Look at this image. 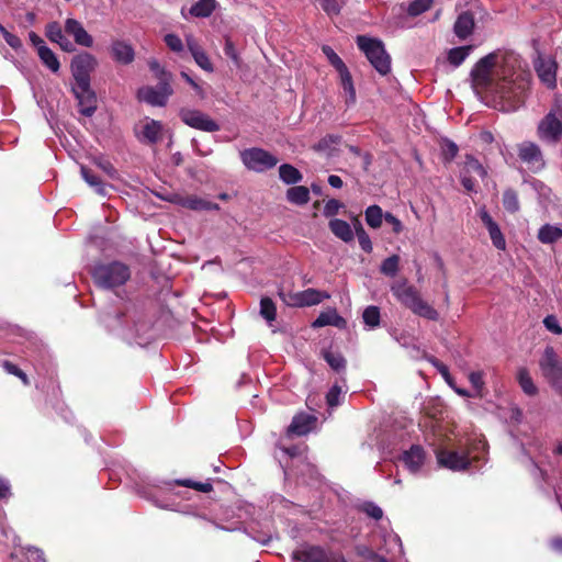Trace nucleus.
Here are the masks:
<instances>
[{
	"label": "nucleus",
	"instance_id": "nucleus-7",
	"mask_svg": "<svg viewBox=\"0 0 562 562\" xmlns=\"http://www.w3.org/2000/svg\"><path fill=\"white\" fill-rule=\"evenodd\" d=\"M239 156L244 166L255 172H265L276 167L279 162L276 156L259 147L244 149Z\"/></svg>",
	"mask_w": 562,
	"mask_h": 562
},
{
	"label": "nucleus",
	"instance_id": "nucleus-47",
	"mask_svg": "<svg viewBox=\"0 0 562 562\" xmlns=\"http://www.w3.org/2000/svg\"><path fill=\"white\" fill-rule=\"evenodd\" d=\"M400 257L393 255L383 260L381 265V272L385 276L394 277L398 271Z\"/></svg>",
	"mask_w": 562,
	"mask_h": 562
},
{
	"label": "nucleus",
	"instance_id": "nucleus-21",
	"mask_svg": "<svg viewBox=\"0 0 562 562\" xmlns=\"http://www.w3.org/2000/svg\"><path fill=\"white\" fill-rule=\"evenodd\" d=\"M317 418L308 414H297L288 427V435L304 436L315 426Z\"/></svg>",
	"mask_w": 562,
	"mask_h": 562
},
{
	"label": "nucleus",
	"instance_id": "nucleus-16",
	"mask_svg": "<svg viewBox=\"0 0 562 562\" xmlns=\"http://www.w3.org/2000/svg\"><path fill=\"white\" fill-rule=\"evenodd\" d=\"M137 135L140 142L154 145L162 137V124L159 121L146 117L139 123Z\"/></svg>",
	"mask_w": 562,
	"mask_h": 562
},
{
	"label": "nucleus",
	"instance_id": "nucleus-35",
	"mask_svg": "<svg viewBox=\"0 0 562 562\" xmlns=\"http://www.w3.org/2000/svg\"><path fill=\"white\" fill-rule=\"evenodd\" d=\"M41 61L53 72H57L60 68L59 60L55 53L48 46H42V49L37 53Z\"/></svg>",
	"mask_w": 562,
	"mask_h": 562
},
{
	"label": "nucleus",
	"instance_id": "nucleus-18",
	"mask_svg": "<svg viewBox=\"0 0 562 562\" xmlns=\"http://www.w3.org/2000/svg\"><path fill=\"white\" fill-rule=\"evenodd\" d=\"M535 69L542 83L549 89L557 87V63L550 58H539L535 64Z\"/></svg>",
	"mask_w": 562,
	"mask_h": 562
},
{
	"label": "nucleus",
	"instance_id": "nucleus-56",
	"mask_svg": "<svg viewBox=\"0 0 562 562\" xmlns=\"http://www.w3.org/2000/svg\"><path fill=\"white\" fill-rule=\"evenodd\" d=\"M0 31H1L2 35H3L4 41L7 42V44H8L10 47H12L13 49H19V48H21V47H22V42H21V40H20L16 35H14V34H12V33L8 32V31H7L3 26H1V25H0Z\"/></svg>",
	"mask_w": 562,
	"mask_h": 562
},
{
	"label": "nucleus",
	"instance_id": "nucleus-8",
	"mask_svg": "<svg viewBox=\"0 0 562 562\" xmlns=\"http://www.w3.org/2000/svg\"><path fill=\"white\" fill-rule=\"evenodd\" d=\"M98 66L97 58L89 53H81L76 55L70 64L71 75L76 81V85L91 83V72L95 70Z\"/></svg>",
	"mask_w": 562,
	"mask_h": 562
},
{
	"label": "nucleus",
	"instance_id": "nucleus-12",
	"mask_svg": "<svg viewBox=\"0 0 562 562\" xmlns=\"http://www.w3.org/2000/svg\"><path fill=\"white\" fill-rule=\"evenodd\" d=\"M340 551H327L325 548L315 544H306L292 552L291 558L295 562H334Z\"/></svg>",
	"mask_w": 562,
	"mask_h": 562
},
{
	"label": "nucleus",
	"instance_id": "nucleus-32",
	"mask_svg": "<svg viewBox=\"0 0 562 562\" xmlns=\"http://www.w3.org/2000/svg\"><path fill=\"white\" fill-rule=\"evenodd\" d=\"M289 202L296 205H304L310 201V190L304 186H295L286 191Z\"/></svg>",
	"mask_w": 562,
	"mask_h": 562
},
{
	"label": "nucleus",
	"instance_id": "nucleus-28",
	"mask_svg": "<svg viewBox=\"0 0 562 562\" xmlns=\"http://www.w3.org/2000/svg\"><path fill=\"white\" fill-rule=\"evenodd\" d=\"M329 228L336 237L344 240L345 243L353 240V232L346 221L339 218L331 220L329 222Z\"/></svg>",
	"mask_w": 562,
	"mask_h": 562
},
{
	"label": "nucleus",
	"instance_id": "nucleus-27",
	"mask_svg": "<svg viewBox=\"0 0 562 562\" xmlns=\"http://www.w3.org/2000/svg\"><path fill=\"white\" fill-rule=\"evenodd\" d=\"M473 29L474 18L470 12H462L453 26L456 35L461 40L467 38L472 33Z\"/></svg>",
	"mask_w": 562,
	"mask_h": 562
},
{
	"label": "nucleus",
	"instance_id": "nucleus-23",
	"mask_svg": "<svg viewBox=\"0 0 562 562\" xmlns=\"http://www.w3.org/2000/svg\"><path fill=\"white\" fill-rule=\"evenodd\" d=\"M187 46L190 50L194 61L205 71L212 72L214 70L213 65L206 55V53L202 49V47L198 44L193 36L187 37Z\"/></svg>",
	"mask_w": 562,
	"mask_h": 562
},
{
	"label": "nucleus",
	"instance_id": "nucleus-24",
	"mask_svg": "<svg viewBox=\"0 0 562 562\" xmlns=\"http://www.w3.org/2000/svg\"><path fill=\"white\" fill-rule=\"evenodd\" d=\"M177 203L182 207L193 211H213L220 209L218 204L206 201L196 195L179 196L177 199Z\"/></svg>",
	"mask_w": 562,
	"mask_h": 562
},
{
	"label": "nucleus",
	"instance_id": "nucleus-22",
	"mask_svg": "<svg viewBox=\"0 0 562 562\" xmlns=\"http://www.w3.org/2000/svg\"><path fill=\"white\" fill-rule=\"evenodd\" d=\"M328 325L342 329L346 327L347 322L337 313L335 308H330L325 312H322L318 315V317L312 323L313 328H321Z\"/></svg>",
	"mask_w": 562,
	"mask_h": 562
},
{
	"label": "nucleus",
	"instance_id": "nucleus-26",
	"mask_svg": "<svg viewBox=\"0 0 562 562\" xmlns=\"http://www.w3.org/2000/svg\"><path fill=\"white\" fill-rule=\"evenodd\" d=\"M339 75L340 86L346 93V104L351 105L356 102V89L353 86L352 77L347 66L336 70Z\"/></svg>",
	"mask_w": 562,
	"mask_h": 562
},
{
	"label": "nucleus",
	"instance_id": "nucleus-53",
	"mask_svg": "<svg viewBox=\"0 0 562 562\" xmlns=\"http://www.w3.org/2000/svg\"><path fill=\"white\" fill-rule=\"evenodd\" d=\"M543 325L549 331L555 335L562 334V327L560 326V323L557 316L554 315H548L547 317H544Z\"/></svg>",
	"mask_w": 562,
	"mask_h": 562
},
{
	"label": "nucleus",
	"instance_id": "nucleus-41",
	"mask_svg": "<svg viewBox=\"0 0 562 562\" xmlns=\"http://www.w3.org/2000/svg\"><path fill=\"white\" fill-rule=\"evenodd\" d=\"M260 315L268 322L271 323L276 319L277 308L273 301L270 297H262L260 301Z\"/></svg>",
	"mask_w": 562,
	"mask_h": 562
},
{
	"label": "nucleus",
	"instance_id": "nucleus-61",
	"mask_svg": "<svg viewBox=\"0 0 562 562\" xmlns=\"http://www.w3.org/2000/svg\"><path fill=\"white\" fill-rule=\"evenodd\" d=\"M384 220L386 223L392 225L394 233L400 234L402 232V229H403L402 222L396 216H394L392 213H385Z\"/></svg>",
	"mask_w": 562,
	"mask_h": 562
},
{
	"label": "nucleus",
	"instance_id": "nucleus-38",
	"mask_svg": "<svg viewBox=\"0 0 562 562\" xmlns=\"http://www.w3.org/2000/svg\"><path fill=\"white\" fill-rule=\"evenodd\" d=\"M341 142V136L335 134H328L324 136L313 148L316 151L330 153Z\"/></svg>",
	"mask_w": 562,
	"mask_h": 562
},
{
	"label": "nucleus",
	"instance_id": "nucleus-48",
	"mask_svg": "<svg viewBox=\"0 0 562 562\" xmlns=\"http://www.w3.org/2000/svg\"><path fill=\"white\" fill-rule=\"evenodd\" d=\"M355 227H356V234H357L358 241H359L361 249L366 252H371L372 251V243H371L369 235L363 229L361 223L357 222Z\"/></svg>",
	"mask_w": 562,
	"mask_h": 562
},
{
	"label": "nucleus",
	"instance_id": "nucleus-49",
	"mask_svg": "<svg viewBox=\"0 0 562 562\" xmlns=\"http://www.w3.org/2000/svg\"><path fill=\"white\" fill-rule=\"evenodd\" d=\"M432 2L434 0H414L409 4L407 12L412 16L419 15L427 11L431 7Z\"/></svg>",
	"mask_w": 562,
	"mask_h": 562
},
{
	"label": "nucleus",
	"instance_id": "nucleus-9",
	"mask_svg": "<svg viewBox=\"0 0 562 562\" xmlns=\"http://www.w3.org/2000/svg\"><path fill=\"white\" fill-rule=\"evenodd\" d=\"M438 464L451 471L472 469L476 458H470L465 451L441 449L437 452Z\"/></svg>",
	"mask_w": 562,
	"mask_h": 562
},
{
	"label": "nucleus",
	"instance_id": "nucleus-51",
	"mask_svg": "<svg viewBox=\"0 0 562 562\" xmlns=\"http://www.w3.org/2000/svg\"><path fill=\"white\" fill-rule=\"evenodd\" d=\"M323 53L327 57L330 65L336 69H340L346 66V64L342 61V59L334 52V49L330 46H323L322 48Z\"/></svg>",
	"mask_w": 562,
	"mask_h": 562
},
{
	"label": "nucleus",
	"instance_id": "nucleus-37",
	"mask_svg": "<svg viewBox=\"0 0 562 562\" xmlns=\"http://www.w3.org/2000/svg\"><path fill=\"white\" fill-rule=\"evenodd\" d=\"M175 485L179 487L192 488L196 492H212L214 490V485L210 481L201 483L191 479L176 480Z\"/></svg>",
	"mask_w": 562,
	"mask_h": 562
},
{
	"label": "nucleus",
	"instance_id": "nucleus-44",
	"mask_svg": "<svg viewBox=\"0 0 562 562\" xmlns=\"http://www.w3.org/2000/svg\"><path fill=\"white\" fill-rule=\"evenodd\" d=\"M503 205L506 211L516 213L519 210V201L516 191L507 189L503 194Z\"/></svg>",
	"mask_w": 562,
	"mask_h": 562
},
{
	"label": "nucleus",
	"instance_id": "nucleus-29",
	"mask_svg": "<svg viewBox=\"0 0 562 562\" xmlns=\"http://www.w3.org/2000/svg\"><path fill=\"white\" fill-rule=\"evenodd\" d=\"M537 237L542 244H553L562 238V226L544 224L539 228Z\"/></svg>",
	"mask_w": 562,
	"mask_h": 562
},
{
	"label": "nucleus",
	"instance_id": "nucleus-3",
	"mask_svg": "<svg viewBox=\"0 0 562 562\" xmlns=\"http://www.w3.org/2000/svg\"><path fill=\"white\" fill-rule=\"evenodd\" d=\"M95 284L103 289H114L127 282L131 278L130 267L120 261L101 263L92 272Z\"/></svg>",
	"mask_w": 562,
	"mask_h": 562
},
{
	"label": "nucleus",
	"instance_id": "nucleus-40",
	"mask_svg": "<svg viewBox=\"0 0 562 562\" xmlns=\"http://www.w3.org/2000/svg\"><path fill=\"white\" fill-rule=\"evenodd\" d=\"M471 49H472V46H462V47L452 48L448 55L449 63L456 67L460 66L464 61V59L468 57Z\"/></svg>",
	"mask_w": 562,
	"mask_h": 562
},
{
	"label": "nucleus",
	"instance_id": "nucleus-54",
	"mask_svg": "<svg viewBox=\"0 0 562 562\" xmlns=\"http://www.w3.org/2000/svg\"><path fill=\"white\" fill-rule=\"evenodd\" d=\"M224 53L227 57H229L234 61V64L236 66H239V64H240L239 56L237 54L234 43L232 42V40L229 37H226V40H225Z\"/></svg>",
	"mask_w": 562,
	"mask_h": 562
},
{
	"label": "nucleus",
	"instance_id": "nucleus-1",
	"mask_svg": "<svg viewBox=\"0 0 562 562\" xmlns=\"http://www.w3.org/2000/svg\"><path fill=\"white\" fill-rule=\"evenodd\" d=\"M471 79L475 92L504 112L524 105L530 85V75L520 69L518 57L499 50L481 58L471 70Z\"/></svg>",
	"mask_w": 562,
	"mask_h": 562
},
{
	"label": "nucleus",
	"instance_id": "nucleus-63",
	"mask_svg": "<svg viewBox=\"0 0 562 562\" xmlns=\"http://www.w3.org/2000/svg\"><path fill=\"white\" fill-rule=\"evenodd\" d=\"M98 166L106 173L110 178L116 177V170L113 165L109 161H100Z\"/></svg>",
	"mask_w": 562,
	"mask_h": 562
},
{
	"label": "nucleus",
	"instance_id": "nucleus-4",
	"mask_svg": "<svg viewBox=\"0 0 562 562\" xmlns=\"http://www.w3.org/2000/svg\"><path fill=\"white\" fill-rule=\"evenodd\" d=\"M539 139L548 144H558L562 138V101L554 99L550 111L540 120L537 126Z\"/></svg>",
	"mask_w": 562,
	"mask_h": 562
},
{
	"label": "nucleus",
	"instance_id": "nucleus-45",
	"mask_svg": "<svg viewBox=\"0 0 562 562\" xmlns=\"http://www.w3.org/2000/svg\"><path fill=\"white\" fill-rule=\"evenodd\" d=\"M149 69L154 72L155 77L157 78L158 82H171L172 75L168 72L164 67L160 66L158 60L150 59L148 61Z\"/></svg>",
	"mask_w": 562,
	"mask_h": 562
},
{
	"label": "nucleus",
	"instance_id": "nucleus-57",
	"mask_svg": "<svg viewBox=\"0 0 562 562\" xmlns=\"http://www.w3.org/2000/svg\"><path fill=\"white\" fill-rule=\"evenodd\" d=\"M469 380H470L472 386L476 390L477 395L481 396V391H482L483 385H484L483 372H481V371H473V372H471L469 374Z\"/></svg>",
	"mask_w": 562,
	"mask_h": 562
},
{
	"label": "nucleus",
	"instance_id": "nucleus-5",
	"mask_svg": "<svg viewBox=\"0 0 562 562\" xmlns=\"http://www.w3.org/2000/svg\"><path fill=\"white\" fill-rule=\"evenodd\" d=\"M357 45L380 75L384 76L390 72L391 57L380 40L359 35L357 37Z\"/></svg>",
	"mask_w": 562,
	"mask_h": 562
},
{
	"label": "nucleus",
	"instance_id": "nucleus-36",
	"mask_svg": "<svg viewBox=\"0 0 562 562\" xmlns=\"http://www.w3.org/2000/svg\"><path fill=\"white\" fill-rule=\"evenodd\" d=\"M517 379L520 387L527 395H536L538 392L537 386L535 385L532 378L529 374V371L526 368H520L518 370Z\"/></svg>",
	"mask_w": 562,
	"mask_h": 562
},
{
	"label": "nucleus",
	"instance_id": "nucleus-2",
	"mask_svg": "<svg viewBox=\"0 0 562 562\" xmlns=\"http://www.w3.org/2000/svg\"><path fill=\"white\" fill-rule=\"evenodd\" d=\"M391 291L396 300L414 314L430 321L438 319V312L425 302L422 299L419 291L415 286L408 284L406 280L394 282L391 285Z\"/></svg>",
	"mask_w": 562,
	"mask_h": 562
},
{
	"label": "nucleus",
	"instance_id": "nucleus-60",
	"mask_svg": "<svg viewBox=\"0 0 562 562\" xmlns=\"http://www.w3.org/2000/svg\"><path fill=\"white\" fill-rule=\"evenodd\" d=\"M341 393V389L338 385H334L327 393L326 400L329 406H336L339 403V395Z\"/></svg>",
	"mask_w": 562,
	"mask_h": 562
},
{
	"label": "nucleus",
	"instance_id": "nucleus-52",
	"mask_svg": "<svg viewBox=\"0 0 562 562\" xmlns=\"http://www.w3.org/2000/svg\"><path fill=\"white\" fill-rule=\"evenodd\" d=\"M360 509L375 520H379L383 517V510L374 503L366 502L360 506Z\"/></svg>",
	"mask_w": 562,
	"mask_h": 562
},
{
	"label": "nucleus",
	"instance_id": "nucleus-50",
	"mask_svg": "<svg viewBox=\"0 0 562 562\" xmlns=\"http://www.w3.org/2000/svg\"><path fill=\"white\" fill-rule=\"evenodd\" d=\"M344 0H321L322 9L328 15H337L340 13Z\"/></svg>",
	"mask_w": 562,
	"mask_h": 562
},
{
	"label": "nucleus",
	"instance_id": "nucleus-13",
	"mask_svg": "<svg viewBox=\"0 0 562 562\" xmlns=\"http://www.w3.org/2000/svg\"><path fill=\"white\" fill-rule=\"evenodd\" d=\"M173 89L171 82H158L156 87L145 86L138 89L137 98L139 101L148 103L153 106H165Z\"/></svg>",
	"mask_w": 562,
	"mask_h": 562
},
{
	"label": "nucleus",
	"instance_id": "nucleus-46",
	"mask_svg": "<svg viewBox=\"0 0 562 562\" xmlns=\"http://www.w3.org/2000/svg\"><path fill=\"white\" fill-rule=\"evenodd\" d=\"M362 318L366 325L371 328L376 327L380 324V310L376 306H368L362 314Z\"/></svg>",
	"mask_w": 562,
	"mask_h": 562
},
{
	"label": "nucleus",
	"instance_id": "nucleus-43",
	"mask_svg": "<svg viewBox=\"0 0 562 562\" xmlns=\"http://www.w3.org/2000/svg\"><path fill=\"white\" fill-rule=\"evenodd\" d=\"M45 35L50 42L56 43V44H58L66 37L61 30L60 24L56 21L50 22L46 25Z\"/></svg>",
	"mask_w": 562,
	"mask_h": 562
},
{
	"label": "nucleus",
	"instance_id": "nucleus-42",
	"mask_svg": "<svg viewBox=\"0 0 562 562\" xmlns=\"http://www.w3.org/2000/svg\"><path fill=\"white\" fill-rule=\"evenodd\" d=\"M464 173H475L479 177L484 178L486 176V170L476 158H474L471 155H468L464 162Z\"/></svg>",
	"mask_w": 562,
	"mask_h": 562
},
{
	"label": "nucleus",
	"instance_id": "nucleus-25",
	"mask_svg": "<svg viewBox=\"0 0 562 562\" xmlns=\"http://www.w3.org/2000/svg\"><path fill=\"white\" fill-rule=\"evenodd\" d=\"M112 57L121 64L128 65L134 60L133 47L124 41H114L111 45Z\"/></svg>",
	"mask_w": 562,
	"mask_h": 562
},
{
	"label": "nucleus",
	"instance_id": "nucleus-64",
	"mask_svg": "<svg viewBox=\"0 0 562 562\" xmlns=\"http://www.w3.org/2000/svg\"><path fill=\"white\" fill-rule=\"evenodd\" d=\"M2 368L4 369L5 372H8L9 374H13L15 376L19 375L22 371L18 366L8 360L2 362Z\"/></svg>",
	"mask_w": 562,
	"mask_h": 562
},
{
	"label": "nucleus",
	"instance_id": "nucleus-17",
	"mask_svg": "<svg viewBox=\"0 0 562 562\" xmlns=\"http://www.w3.org/2000/svg\"><path fill=\"white\" fill-rule=\"evenodd\" d=\"M425 459V450L420 446L414 445L402 453L400 461L411 473L415 474L422 470Z\"/></svg>",
	"mask_w": 562,
	"mask_h": 562
},
{
	"label": "nucleus",
	"instance_id": "nucleus-59",
	"mask_svg": "<svg viewBox=\"0 0 562 562\" xmlns=\"http://www.w3.org/2000/svg\"><path fill=\"white\" fill-rule=\"evenodd\" d=\"M442 150H443L445 157L448 160H452L457 156L459 149H458V146L453 142L446 140L443 144Z\"/></svg>",
	"mask_w": 562,
	"mask_h": 562
},
{
	"label": "nucleus",
	"instance_id": "nucleus-6",
	"mask_svg": "<svg viewBox=\"0 0 562 562\" xmlns=\"http://www.w3.org/2000/svg\"><path fill=\"white\" fill-rule=\"evenodd\" d=\"M539 367L550 385L562 394V361L553 347L548 346L544 349Z\"/></svg>",
	"mask_w": 562,
	"mask_h": 562
},
{
	"label": "nucleus",
	"instance_id": "nucleus-31",
	"mask_svg": "<svg viewBox=\"0 0 562 562\" xmlns=\"http://www.w3.org/2000/svg\"><path fill=\"white\" fill-rule=\"evenodd\" d=\"M216 8L215 0H198L190 8V14L195 18H207Z\"/></svg>",
	"mask_w": 562,
	"mask_h": 562
},
{
	"label": "nucleus",
	"instance_id": "nucleus-15",
	"mask_svg": "<svg viewBox=\"0 0 562 562\" xmlns=\"http://www.w3.org/2000/svg\"><path fill=\"white\" fill-rule=\"evenodd\" d=\"M72 92L78 100L79 112L85 116H92L98 108V99L95 92L91 89V83L76 85Z\"/></svg>",
	"mask_w": 562,
	"mask_h": 562
},
{
	"label": "nucleus",
	"instance_id": "nucleus-39",
	"mask_svg": "<svg viewBox=\"0 0 562 562\" xmlns=\"http://www.w3.org/2000/svg\"><path fill=\"white\" fill-rule=\"evenodd\" d=\"M384 218L382 209L379 205H371L366 210V222L372 228H379Z\"/></svg>",
	"mask_w": 562,
	"mask_h": 562
},
{
	"label": "nucleus",
	"instance_id": "nucleus-58",
	"mask_svg": "<svg viewBox=\"0 0 562 562\" xmlns=\"http://www.w3.org/2000/svg\"><path fill=\"white\" fill-rule=\"evenodd\" d=\"M341 206H342V204L338 200H336V199L328 200L324 206L325 216H333V215L337 214V212L339 211V209Z\"/></svg>",
	"mask_w": 562,
	"mask_h": 562
},
{
	"label": "nucleus",
	"instance_id": "nucleus-20",
	"mask_svg": "<svg viewBox=\"0 0 562 562\" xmlns=\"http://www.w3.org/2000/svg\"><path fill=\"white\" fill-rule=\"evenodd\" d=\"M65 31L71 35L76 44L83 47H91L93 44L92 36L85 30L82 24L75 19H67L65 22Z\"/></svg>",
	"mask_w": 562,
	"mask_h": 562
},
{
	"label": "nucleus",
	"instance_id": "nucleus-33",
	"mask_svg": "<svg viewBox=\"0 0 562 562\" xmlns=\"http://www.w3.org/2000/svg\"><path fill=\"white\" fill-rule=\"evenodd\" d=\"M279 177L286 184L299 183L303 178L300 170L289 164H283L279 167Z\"/></svg>",
	"mask_w": 562,
	"mask_h": 562
},
{
	"label": "nucleus",
	"instance_id": "nucleus-34",
	"mask_svg": "<svg viewBox=\"0 0 562 562\" xmlns=\"http://www.w3.org/2000/svg\"><path fill=\"white\" fill-rule=\"evenodd\" d=\"M322 356L334 371L341 372L346 369L347 361L340 352L323 350Z\"/></svg>",
	"mask_w": 562,
	"mask_h": 562
},
{
	"label": "nucleus",
	"instance_id": "nucleus-14",
	"mask_svg": "<svg viewBox=\"0 0 562 562\" xmlns=\"http://www.w3.org/2000/svg\"><path fill=\"white\" fill-rule=\"evenodd\" d=\"M517 154L519 159L533 172L542 170L546 166L541 148L536 143L522 142L518 145Z\"/></svg>",
	"mask_w": 562,
	"mask_h": 562
},
{
	"label": "nucleus",
	"instance_id": "nucleus-19",
	"mask_svg": "<svg viewBox=\"0 0 562 562\" xmlns=\"http://www.w3.org/2000/svg\"><path fill=\"white\" fill-rule=\"evenodd\" d=\"M479 215L482 223L488 231L493 245L499 250H505L506 240L503 233L501 232L498 224L492 218L485 207L480 209Z\"/></svg>",
	"mask_w": 562,
	"mask_h": 562
},
{
	"label": "nucleus",
	"instance_id": "nucleus-10",
	"mask_svg": "<svg viewBox=\"0 0 562 562\" xmlns=\"http://www.w3.org/2000/svg\"><path fill=\"white\" fill-rule=\"evenodd\" d=\"M281 300L289 306L304 307L319 304L323 300L328 299L329 294L316 289H306L295 293H279Z\"/></svg>",
	"mask_w": 562,
	"mask_h": 562
},
{
	"label": "nucleus",
	"instance_id": "nucleus-30",
	"mask_svg": "<svg viewBox=\"0 0 562 562\" xmlns=\"http://www.w3.org/2000/svg\"><path fill=\"white\" fill-rule=\"evenodd\" d=\"M80 171H81V176H82L83 180L91 188H93L98 194L106 195L108 189H106L105 183H103V181L95 173H93L91 169H89L85 166H81Z\"/></svg>",
	"mask_w": 562,
	"mask_h": 562
},
{
	"label": "nucleus",
	"instance_id": "nucleus-11",
	"mask_svg": "<svg viewBox=\"0 0 562 562\" xmlns=\"http://www.w3.org/2000/svg\"><path fill=\"white\" fill-rule=\"evenodd\" d=\"M179 117L186 125L203 132L213 133L221 128L217 122L200 110L182 108L179 111Z\"/></svg>",
	"mask_w": 562,
	"mask_h": 562
},
{
	"label": "nucleus",
	"instance_id": "nucleus-55",
	"mask_svg": "<svg viewBox=\"0 0 562 562\" xmlns=\"http://www.w3.org/2000/svg\"><path fill=\"white\" fill-rule=\"evenodd\" d=\"M165 43L173 52H182L183 50L182 41L176 34H167L165 36Z\"/></svg>",
	"mask_w": 562,
	"mask_h": 562
},
{
	"label": "nucleus",
	"instance_id": "nucleus-62",
	"mask_svg": "<svg viewBox=\"0 0 562 562\" xmlns=\"http://www.w3.org/2000/svg\"><path fill=\"white\" fill-rule=\"evenodd\" d=\"M356 553L358 557L363 559V562H367L368 560L375 558L376 552L366 546H358L356 548Z\"/></svg>",
	"mask_w": 562,
	"mask_h": 562
}]
</instances>
